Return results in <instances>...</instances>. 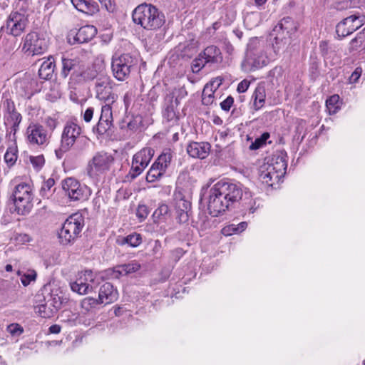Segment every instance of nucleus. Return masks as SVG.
<instances>
[{"mask_svg": "<svg viewBox=\"0 0 365 365\" xmlns=\"http://www.w3.org/2000/svg\"><path fill=\"white\" fill-rule=\"evenodd\" d=\"M242 197V189L240 185L230 181L220 180L210 190L207 200V210L212 217L222 215L231 203Z\"/></svg>", "mask_w": 365, "mask_h": 365, "instance_id": "nucleus-1", "label": "nucleus"}, {"mask_svg": "<svg viewBox=\"0 0 365 365\" xmlns=\"http://www.w3.org/2000/svg\"><path fill=\"white\" fill-rule=\"evenodd\" d=\"M132 18L135 24L148 31L158 30L165 23L163 13L155 6L145 3L134 9Z\"/></svg>", "mask_w": 365, "mask_h": 365, "instance_id": "nucleus-2", "label": "nucleus"}, {"mask_svg": "<svg viewBox=\"0 0 365 365\" xmlns=\"http://www.w3.org/2000/svg\"><path fill=\"white\" fill-rule=\"evenodd\" d=\"M269 58L257 38H251L247 43L245 60L242 63L244 71L253 72L267 66Z\"/></svg>", "mask_w": 365, "mask_h": 365, "instance_id": "nucleus-3", "label": "nucleus"}, {"mask_svg": "<svg viewBox=\"0 0 365 365\" xmlns=\"http://www.w3.org/2000/svg\"><path fill=\"white\" fill-rule=\"evenodd\" d=\"M84 217L80 213L70 215L63 222L61 230L58 232L59 243L62 245H69L81 236L84 227Z\"/></svg>", "mask_w": 365, "mask_h": 365, "instance_id": "nucleus-4", "label": "nucleus"}, {"mask_svg": "<svg viewBox=\"0 0 365 365\" xmlns=\"http://www.w3.org/2000/svg\"><path fill=\"white\" fill-rule=\"evenodd\" d=\"M33 192L31 185L26 182L16 185L14 189L12 197L15 211L21 215H27L33 207Z\"/></svg>", "mask_w": 365, "mask_h": 365, "instance_id": "nucleus-5", "label": "nucleus"}, {"mask_svg": "<svg viewBox=\"0 0 365 365\" xmlns=\"http://www.w3.org/2000/svg\"><path fill=\"white\" fill-rule=\"evenodd\" d=\"M81 134V128L76 123L68 122L64 125L61 137L60 146L55 150L58 159H61L65 153L73 148Z\"/></svg>", "mask_w": 365, "mask_h": 365, "instance_id": "nucleus-6", "label": "nucleus"}, {"mask_svg": "<svg viewBox=\"0 0 365 365\" xmlns=\"http://www.w3.org/2000/svg\"><path fill=\"white\" fill-rule=\"evenodd\" d=\"M114 163L113 155L107 152L96 153L87 166V173L90 178H95L108 171Z\"/></svg>", "mask_w": 365, "mask_h": 365, "instance_id": "nucleus-7", "label": "nucleus"}, {"mask_svg": "<svg viewBox=\"0 0 365 365\" xmlns=\"http://www.w3.org/2000/svg\"><path fill=\"white\" fill-rule=\"evenodd\" d=\"M135 64L136 60L128 53L113 58L111 63L113 76L120 81H125Z\"/></svg>", "mask_w": 365, "mask_h": 365, "instance_id": "nucleus-8", "label": "nucleus"}, {"mask_svg": "<svg viewBox=\"0 0 365 365\" xmlns=\"http://www.w3.org/2000/svg\"><path fill=\"white\" fill-rule=\"evenodd\" d=\"M62 188L68 197L74 201L87 200L91 195L90 188L73 178L65 179L62 182Z\"/></svg>", "mask_w": 365, "mask_h": 365, "instance_id": "nucleus-9", "label": "nucleus"}, {"mask_svg": "<svg viewBox=\"0 0 365 365\" xmlns=\"http://www.w3.org/2000/svg\"><path fill=\"white\" fill-rule=\"evenodd\" d=\"M113 82L110 76L103 74L100 75L95 82L96 96L100 101L107 103H113L117 99V96L113 91Z\"/></svg>", "mask_w": 365, "mask_h": 365, "instance_id": "nucleus-10", "label": "nucleus"}, {"mask_svg": "<svg viewBox=\"0 0 365 365\" xmlns=\"http://www.w3.org/2000/svg\"><path fill=\"white\" fill-rule=\"evenodd\" d=\"M154 155L151 148H144L133 155L132 161V178L138 176L148 165Z\"/></svg>", "mask_w": 365, "mask_h": 365, "instance_id": "nucleus-11", "label": "nucleus"}, {"mask_svg": "<svg viewBox=\"0 0 365 365\" xmlns=\"http://www.w3.org/2000/svg\"><path fill=\"white\" fill-rule=\"evenodd\" d=\"M48 41L36 32L26 35L24 44V49L33 55L40 54L47 50Z\"/></svg>", "mask_w": 365, "mask_h": 365, "instance_id": "nucleus-12", "label": "nucleus"}, {"mask_svg": "<svg viewBox=\"0 0 365 365\" xmlns=\"http://www.w3.org/2000/svg\"><path fill=\"white\" fill-rule=\"evenodd\" d=\"M27 24L28 20L24 14L17 11L11 12L6 21V28L10 34L19 36L24 31Z\"/></svg>", "mask_w": 365, "mask_h": 365, "instance_id": "nucleus-13", "label": "nucleus"}, {"mask_svg": "<svg viewBox=\"0 0 365 365\" xmlns=\"http://www.w3.org/2000/svg\"><path fill=\"white\" fill-rule=\"evenodd\" d=\"M62 302L58 295H50L45 304L36 305V312L43 318H50L61 309Z\"/></svg>", "mask_w": 365, "mask_h": 365, "instance_id": "nucleus-14", "label": "nucleus"}, {"mask_svg": "<svg viewBox=\"0 0 365 365\" xmlns=\"http://www.w3.org/2000/svg\"><path fill=\"white\" fill-rule=\"evenodd\" d=\"M106 103L101 108V113L97 125L93 128V132H96L99 135L105 134L113 126L111 103Z\"/></svg>", "mask_w": 365, "mask_h": 365, "instance_id": "nucleus-15", "label": "nucleus"}, {"mask_svg": "<svg viewBox=\"0 0 365 365\" xmlns=\"http://www.w3.org/2000/svg\"><path fill=\"white\" fill-rule=\"evenodd\" d=\"M27 139L31 144L43 145L48 141L46 129L38 124H31L26 130Z\"/></svg>", "mask_w": 365, "mask_h": 365, "instance_id": "nucleus-16", "label": "nucleus"}, {"mask_svg": "<svg viewBox=\"0 0 365 365\" xmlns=\"http://www.w3.org/2000/svg\"><path fill=\"white\" fill-rule=\"evenodd\" d=\"M286 155L283 153L275 154L267 163L264 164L268 170L274 171L280 178L284 177L287 168Z\"/></svg>", "mask_w": 365, "mask_h": 365, "instance_id": "nucleus-17", "label": "nucleus"}, {"mask_svg": "<svg viewBox=\"0 0 365 365\" xmlns=\"http://www.w3.org/2000/svg\"><path fill=\"white\" fill-rule=\"evenodd\" d=\"M165 108L163 112V118L168 121L170 122L173 125L175 124L179 116L177 113L176 108L179 105V100L178 97L175 98L174 96H168L166 99Z\"/></svg>", "mask_w": 365, "mask_h": 365, "instance_id": "nucleus-18", "label": "nucleus"}, {"mask_svg": "<svg viewBox=\"0 0 365 365\" xmlns=\"http://www.w3.org/2000/svg\"><path fill=\"white\" fill-rule=\"evenodd\" d=\"M211 145L207 142H192L187 146V153L194 158L205 159L210 152Z\"/></svg>", "mask_w": 365, "mask_h": 365, "instance_id": "nucleus-19", "label": "nucleus"}, {"mask_svg": "<svg viewBox=\"0 0 365 365\" xmlns=\"http://www.w3.org/2000/svg\"><path fill=\"white\" fill-rule=\"evenodd\" d=\"M118 297V292L113 286L110 282H106L100 287L98 302L108 304L116 301Z\"/></svg>", "mask_w": 365, "mask_h": 365, "instance_id": "nucleus-20", "label": "nucleus"}, {"mask_svg": "<svg viewBox=\"0 0 365 365\" xmlns=\"http://www.w3.org/2000/svg\"><path fill=\"white\" fill-rule=\"evenodd\" d=\"M62 68L61 75L66 78L72 71L71 76L76 78V73L81 68V61L78 58H61Z\"/></svg>", "mask_w": 365, "mask_h": 365, "instance_id": "nucleus-21", "label": "nucleus"}, {"mask_svg": "<svg viewBox=\"0 0 365 365\" xmlns=\"http://www.w3.org/2000/svg\"><path fill=\"white\" fill-rule=\"evenodd\" d=\"M222 79L217 78L210 84H206L202 94V102L203 105H211L214 101V93L222 84Z\"/></svg>", "mask_w": 365, "mask_h": 365, "instance_id": "nucleus-22", "label": "nucleus"}, {"mask_svg": "<svg viewBox=\"0 0 365 365\" xmlns=\"http://www.w3.org/2000/svg\"><path fill=\"white\" fill-rule=\"evenodd\" d=\"M73 6L79 11L93 15L99 11L98 4L93 0H71Z\"/></svg>", "mask_w": 365, "mask_h": 365, "instance_id": "nucleus-23", "label": "nucleus"}, {"mask_svg": "<svg viewBox=\"0 0 365 365\" xmlns=\"http://www.w3.org/2000/svg\"><path fill=\"white\" fill-rule=\"evenodd\" d=\"M103 74L102 71H98L96 66L93 65L86 68L81 63V68L78 72L76 73V78H78L79 81H89L97 80L100 75Z\"/></svg>", "mask_w": 365, "mask_h": 365, "instance_id": "nucleus-24", "label": "nucleus"}, {"mask_svg": "<svg viewBox=\"0 0 365 365\" xmlns=\"http://www.w3.org/2000/svg\"><path fill=\"white\" fill-rule=\"evenodd\" d=\"M97 29L94 26L86 25L81 27L74 36V41L78 43H86L96 35Z\"/></svg>", "mask_w": 365, "mask_h": 365, "instance_id": "nucleus-25", "label": "nucleus"}, {"mask_svg": "<svg viewBox=\"0 0 365 365\" xmlns=\"http://www.w3.org/2000/svg\"><path fill=\"white\" fill-rule=\"evenodd\" d=\"M259 178L263 184L267 186H273L275 182H278L281 179L274 171L268 170L264 165L259 168Z\"/></svg>", "mask_w": 365, "mask_h": 365, "instance_id": "nucleus-26", "label": "nucleus"}, {"mask_svg": "<svg viewBox=\"0 0 365 365\" xmlns=\"http://www.w3.org/2000/svg\"><path fill=\"white\" fill-rule=\"evenodd\" d=\"M173 158V153L171 150L167 149L164 150L156 159L154 163L152 165L153 166L158 168V170L161 172L163 174H165L167 168L170 164V162Z\"/></svg>", "mask_w": 365, "mask_h": 365, "instance_id": "nucleus-27", "label": "nucleus"}, {"mask_svg": "<svg viewBox=\"0 0 365 365\" xmlns=\"http://www.w3.org/2000/svg\"><path fill=\"white\" fill-rule=\"evenodd\" d=\"M140 265L135 261H133L128 264H123L115 267L113 269V276L115 278H119L120 276H125L127 274L134 273L139 270Z\"/></svg>", "mask_w": 365, "mask_h": 365, "instance_id": "nucleus-28", "label": "nucleus"}, {"mask_svg": "<svg viewBox=\"0 0 365 365\" xmlns=\"http://www.w3.org/2000/svg\"><path fill=\"white\" fill-rule=\"evenodd\" d=\"M205 63H217L222 60L220 50L215 46H207L202 54Z\"/></svg>", "mask_w": 365, "mask_h": 365, "instance_id": "nucleus-29", "label": "nucleus"}, {"mask_svg": "<svg viewBox=\"0 0 365 365\" xmlns=\"http://www.w3.org/2000/svg\"><path fill=\"white\" fill-rule=\"evenodd\" d=\"M55 61L53 56H49L44 61L38 70V76L44 80L51 79L55 69Z\"/></svg>", "mask_w": 365, "mask_h": 365, "instance_id": "nucleus-30", "label": "nucleus"}, {"mask_svg": "<svg viewBox=\"0 0 365 365\" xmlns=\"http://www.w3.org/2000/svg\"><path fill=\"white\" fill-rule=\"evenodd\" d=\"M116 243L120 246L125 245L132 247H136L142 243V237L140 234L133 233L126 237H118Z\"/></svg>", "mask_w": 365, "mask_h": 365, "instance_id": "nucleus-31", "label": "nucleus"}, {"mask_svg": "<svg viewBox=\"0 0 365 365\" xmlns=\"http://www.w3.org/2000/svg\"><path fill=\"white\" fill-rule=\"evenodd\" d=\"M294 29L295 27L294 26L293 21L290 17H287L282 19L274 28L273 31L277 35L280 31H282V34L286 32V34L289 36L292 34Z\"/></svg>", "mask_w": 365, "mask_h": 365, "instance_id": "nucleus-32", "label": "nucleus"}, {"mask_svg": "<svg viewBox=\"0 0 365 365\" xmlns=\"http://www.w3.org/2000/svg\"><path fill=\"white\" fill-rule=\"evenodd\" d=\"M346 20H349L348 17L344 19L336 26V33L339 38H344L354 32V31L349 30L351 24V22L346 21Z\"/></svg>", "mask_w": 365, "mask_h": 365, "instance_id": "nucleus-33", "label": "nucleus"}, {"mask_svg": "<svg viewBox=\"0 0 365 365\" xmlns=\"http://www.w3.org/2000/svg\"><path fill=\"white\" fill-rule=\"evenodd\" d=\"M265 88L264 86H257L253 93L254 106L256 110L261 108L265 101Z\"/></svg>", "mask_w": 365, "mask_h": 365, "instance_id": "nucleus-34", "label": "nucleus"}, {"mask_svg": "<svg viewBox=\"0 0 365 365\" xmlns=\"http://www.w3.org/2000/svg\"><path fill=\"white\" fill-rule=\"evenodd\" d=\"M70 287L73 292H76L81 295L86 294L92 289L91 284H83L81 280H75L70 282Z\"/></svg>", "mask_w": 365, "mask_h": 365, "instance_id": "nucleus-35", "label": "nucleus"}, {"mask_svg": "<svg viewBox=\"0 0 365 365\" xmlns=\"http://www.w3.org/2000/svg\"><path fill=\"white\" fill-rule=\"evenodd\" d=\"M168 216H170V210L165 204H161L153 214V221L155 223L161 219L165 220Z\"/></svg>", "mask_w": 365, "mask_h": 365, "instance_id": "nucleus-36", "label": "nucleus"}, {"mask_svg": "<svg viewBox=\"0 0 365 365\" xmlns=\"http://www.w3.org/2000/svg\"><path fill=\"white\" fill-rule=\"evenodd\" d=\"M326 106L329 114H335L340 108L339 96L338 95H333L329 97L326 101Z\"/></svg>", "mask_w": 365, "mask_h": 365, "instance_id": "nucleus-37", "label": "nucleus"}, {"mask_svg": "<svg viewBox=\"0 0 365 365\" xmlns=\"http://www.w3.org/2000/svg\"><path fill=\"white\" fill-rule=\"evenodd\" d=\"M349 20L346 21L351 22V26L349 28L350 31H356L359 28H361L365 23V16L360 15H351L348 16Z\"/></svg>", "mask_w": 365, "mask_h": 365, "instance_id": "nucleus-38", "label": "nucleus"}, {"mask_svg": "<svg viewBox=\"0 0 365 365\" xmlns=\"http://www.w3.org/2000/svg\"><path fill=\"white\" fill-rule=\"evenodd\" d=\"M247 227L246 222H242L237 225H231L222 230V232L225 235H230L232 234L240 233L244 231Z\"/></svg>", "mask_w": 365, "mask_h": 365, "instance_id": "nucleus-39", "label": "nucleus"}, {"mask_svg": "<svg viewBox=\"0 0 365 365\" xmlns=\"http://www.w3.org/2000/svg\"><path fill=\"white\" fill-rule=\"evenodd\" d=\"M76 280L82 281L83 284H90L94 281V274L91 270H85L78 272Z\"/></svg>", "mask_w": 365, "mask_h": 365, "instance_id": "nucleus-40", "label": "nucleus"}, {"mask_svg": "<svg viewBox=\"0 0 365 365\" xmlns=\"http://www.w3.org/2000/svg\"><path fill=\"white\" fill-rule=\"evenodd\" d=\"M269 138V133H264L261 135L260 137L255 139V140L252 143V144L250 145V150H257L261 148L262 145H264L266 143V141Z\"/></svg>", "mask_w": 365, "mask_h": 365, "instance_id": "nucleus-41", "label": "nucleus"}, {"mask_svg": "<svg viewBox=\"0 0 365 365\" xmlns=\"http://www.w3.org/2000/svg\"><path fill=\"white\" fill-rule=\"evenodd\" d=\"M18 274L21 276L20 279L24 287L28 286L32 281H35L36 278V272L34 270H31L21 275L19 272Z\"/></svg>", "mask_w": 365, "mask_h": 365, "instance_id": "nucleus-42", "label": "nucleus"}, {"mask_svg": "<svg viewBox=\"0 0 365 365\" xmlns=\"http://www.w3.org/2000/svg\"><path fill=\"white\" fill-rule=\"evenodd\" d=\"M164 174H163L161 172H160L158 170V168H156L155 167L152 165L151 168H150L149 171L147 173L146 180H147V181H148L150 182H155V180H158L160 178H162V176Z\"/></svg>", "mask_w": 365, "mask_h": 365, "instance_id": "nucleus-43", "label": "nucleus"}, {"mask_svg": "<svg viewBox=\"0 0 365 365\" xmlns=\"http://www.w3.org/2000/svg\"><path fill=\"white\" fill-rule=\"evenodd\" d=\"M98 304H100L98 299L93 297H86L81 302V307L87 311L95 307Z\"/></svg>", "mask_w": 365, "mask_h": 365, "instance_id": "nucleus-44", "label": "nucleus"}, {"mask_svg": "<svg viewBox=\"0 0 365 365\" xmlns=\"http://www.w3.org/2000/svg\"><path fill=\"white\" fill-rule=\"evenodd\" d=\"M6 330L14 337L19 336L24 332L23 327L19 324H9Z\"/></svg>", "mask_w": 365, "mask_h": 365, "instance_id": "nucleus-45", "label": "nucleus"}, {"mask_svg": "<svg viewBox=\"0 0 365 365\" xmlns=\"http://www.w3.org/2000/svg\"><path fill=\"white\" fill-rule=\"evenodd\" d=\"M207 63H205L203 56L200 54L199 57L193 60L192 63V70L193 73L199 72L202 68L205 66Z\"/></svg>", "mask_w": 365, "mask_h": 365, "instance_id": "nucleus-46", "label": "nucleus"}, {"mask_svg": "<svg viewBox=\"0 0 365 365\" xmlns=\"http://www.w3.org/2000/svg\"><path fill=\"white\" fill-rule=\"evenodd\" d=\"M30 162L36 170H39L44 165L45 160L44 157L40 155L38 156H31Z\"/></svg>", "mask_w": 365, "mask_h": 365, "instance_id": "nucleus-47", "label": "nucleus"}, {"mask_svg": "<svg viewBox=\"0 0 365 365\" xmlns=\"http://www.w3.org/2000/svg\"><path fill=\"white\" fill-rule=\"evenodd\" d=\"M364 41V37L361 34H358L357 36L353 38L349 43V50L350 52L356 50Z\"/></svg>", "mask_w": 365, "mask_h": 365, "instance_id": "nucleus-48", "label": "nucleus"}, {"mask_svg": "<svg viewBox=\"0 0 365 365\" xmlns=\"http://www.w3.org/2000/svg\"><path fill=\"white\" fill-rule=\"evenodd\" d=\"M9 115L7 118V121L9 123H13V127H19L21 121V115L16 110L11 112L9 113Z\"/></svg>", "mask_w": 365, "mask_h": 365, "instance_id": "nucleus-49", "label": "nucleus"}, {"mask_svg": "<svg viewBox=\"0 0 365 365\" xmlns=\"http://www.w3.org/2000/svg\"><path fill=\"white\" fill-rule=\"evenodd\" d=\"M149 214L148 207L145 205H139L137 210L136 215L140 220H145Z\"/></svg>", "mask_w": 365, "mask_h": 365, "instance_id": "nucleus-50", "label": "nucleus"}, {"mask_svg": "<svg viewBox=\"0 0 365 365\" xmlns=\"http://www.w3.org/2000/svg\"><path fill=\"white\" fill-rule=\"evenodd\" d=\"M190 206V202L184 199H180L176 202V210L179 211L187 212Z\"/></svg>", "mask_w": 365, "mask_h": 365, "instance_id": "nucleus-51", "label": "nucleus"}, {"mask_svg": "<svg viewBox=\"0 0 365 365\" xmlns=\"http://www.w3.org/2000/svg\"><path fill=\"white\" fill-rule=\"evenodd\" d=\"M4 159L7 163L13 165L17 159L16 152L14 150L8 149L4 155Z\"/></svg>", "mask_w": 365, "mask_h": 365, "instance_id": "nucleus-52", "label": "nucleus"}, {"mask_svg": "<svg viewBox=\"0 0 365 365\" xmlns=\"http://www.w3.org/2000/svg\"><path fill=\"white\" fill-rule=\"evenodd\" d=\"M134 98V93L132 91H127L123 96V102L125 110H128Z\"/></svg>", "mask_w": 365, "mask_h": 365, "instance_id": "nucleus-53", "label": "nucleus"}, {"mask_svg": "<svg viewBox=\"0 0 365 365\" xmlns=\"http://www.w3.org/2000/svg\"><path fill=\"white\" fill-rule=\"evenodd\" d=\"M55 185V180L53 178H48L47 180H46L41 189V192H42V195H44V192L46 191H49Z\"/></svg>", "mask_w": 365, "mask_h": 365, "instance_id": "nucleus-54", "label": "nucleus"}, {"mask_svg": "<svg viewBox=\"0 0 365 365\" xmlns=\"http://www.w3.org/2000/svg\"><path fill=\"white\" fill-rule=\"evenodd\" d=\"M233 103L234 98L230 96L220 103V107L223 110L228 111L230 110Z\"/></svg>", "mask_w": 365, "mask_h": 365, "instance_id": "nucleus-55", "label": "nucleus"}, {"mask_svg": "<svg viewBox=\"0 0 365 365\" xmlns=\"http://www.w3.org/2000/svg\"><path fill=\"white\" fill-rule=\"evenodd\" d=\"M15 240L18 243L24 244L31 240V237L27 234H17L15 237Z\"/></svg>", "mask_w": 365, "mask_h": 365, "instance_id": "nucleus-56", "label": "nucleus"}, {"mask_svg": "<svg viewBox=\"0 0 365 365\" xmlns=\"http://www.w3.org/2000/svg\"><path fill=\"white\" fill-rule=\"evenodd\" d=\"M250 82L246 79L242 81L237 86V91L239 93H244L245 92L249 86H250Z\"/></svg>", "mask_w": 365, "mask_h": 365, "instance_id": "nucleus-57", "label": "nucleus"}, {"mask_svg": "<svg viewBox=\"0 0 365 365\" xmlns=\"http://www.w3.org/2000/svg\"><path fill=\"white\" fill-rule=\"evenodd\" d=\"M176 218L180 223H185L188 221L189 216L187 212L177 210Z\"/></svg>", "mask_w": 365, "mask_h": 365, "instance_id": "nucleus-58", "label": "nucleus"}, {"mask_svg": "<svg viewBox=\"0 0 365 365\" xmlns=\"http://www.w3.org/2000/svg\"><path fill=\"white\" fill-rule=\"evenodd\" d=\"M361 74V68H356L349 78L350 82L351 83H356L360 78Z\"/></svg>", "mask_w": 365, "mask_h": 365, "instance_id": "nucleus-59", "label": "nucleus"}, {"mask_svg": "<svg viewBox=\"0 0 365 365\" xmlns=\"http://www.w3.org/2000/svg\"><path fill=\"white\" fill-rule=\"evenodd\" d=\"M93 113H94V109L93 108H88L84 113H83V120L86 122V123H88L91 120L93 116Z\"/></svg>", "mask_w": 365, "mask_h": 365, "instance_id": "nucleus-60", "label": "nucleus"}, {"mask_svg": "<svg viewBox=\"0 0 365 365\" xmlns=\"http://www.w3.org/2000/svg\"><path fill=\"white\" fill-rule=\"evenodd\" d=\"M3 286H6L8 291H14L16 289V287H19L18 281H16L15 283H11L10 282L6 280L3 282Z\"/></svg>", "mask_w": 365, "mask_h": 365, "instance_id": "nucleus-61", "label": "nucleus"}, {"mask_svg": "<svg viewBox=\"0 0 365 365\" xmlns=\"http://www.w3.org/2000/svg\"><path fill=\"white\" fill-rule=\"evenodd\" d=\"M279 38V36H276V37L274 38V40H275V44H276L277 46L279 44V46H278L277 47H276V46L274 45V51H276V48H277L278 50H279L280 48H283V47L285 46V44L287 43V38L284 37V38L285 41H284V42H283V41H284V39H283V38H282V39H281V42L279 43V42H278Z\"/></svg>", "mask_w": 365, "mask_h": 365, "instance_id": "nucleus-62", "label": "nucleus"}, {"mask_svg": "<svg viewBox=\"0 0 365 365\" xmlns=\"http://www.w3.org/2000/svg\"><path fill=\"white\" fill-rule=\"evenodd\" d=\"M5 103H6V109L9 113L16 110L14 103L12 101L7 99Z\"/></svg>", "mask_w": 365, "mask_h": 365, "instance_id": "nucleus-63", "label": "nucleus"}, {"mask_svg": "<svg viewBox=\"0 0 365 365\" xmlns=\"http://www.w3.org/2000/svg\"><path fill=\"white\" fill-rule=\"evenodd\" d=\"M49 331L52 334H58L61 331V327L57 324L52 325L49 327Z\"/></svg>", "mask_w": 365, "mask_h": 365, "instance_id": "nucleus-64", "label": "nucleus"}]
</instances>
